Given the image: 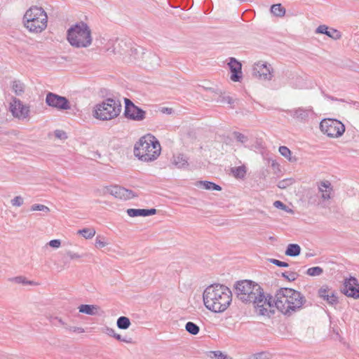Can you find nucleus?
Wrapping results in <instances>:
<instances>
[{"label":"nucleus","instance_id":"f257e3e1","mask_svg":"<svg viewBox=\"0 0 359 359\" xmlns=\"http://www.w3.org/2000/svg\"><path fill=\"white\" fill-rule=\"evenodd\" d=\"M236 297L245 304H252L260 316L271 317L275 313L272 309V296L265 295L263 288L251 280H241L234 284Z\"/></svg>","mask_w":359,"mask_h":359},{"label":"nucleus","instance_id":"f03ea898","mask_svg":"<svg viewBox=\"0 0 359 359\" xmlns=\"http://www.w3.org/2000/svg\"><path fill=\"white\" fill-rule=\"evenodd\" d=\"M311 305L300 292L289 287H280L276 291L275 297L272 296V309L275 306L287 316L299 311L303 306Z\"/></svg>","mask_w":359,"mask_h":359},{"label":"nucleus","instance_id":"7ed1b4c3","mask_svg":"<svg viewBox=\"0 0 359 359\" xmlns=\"http://www.w3.org/2000/svg\"><path fill=\"white\" fill-rule=\"evenodd\" d=\"M205 306L215 313L224 311L231 304L232 292L231 290L221 284H213L205 288L203 293Z\"/></svg>","mask_w":359,"mask_h":359},{"label":"nucleus","instance_id":"20e7f679","mask_svg":"<svg viewBox=\"0 0 359 359\" xmlns=\"http://www.w3.org/2000/svg\"><path fill=\"white\" fill-rule=\"evenodd\" d=\"M161 145L156 137L148 134L142 137L134 147V155L144 162L156 160L161 154Z\"/></svg>","mask_w":359,"mask_h":359},{"label":"nucleus","instance_id":"39448f33","mask_svg":"<svg viewBox=\"0 0 359 359\" xmlns=\"http://www.w3.org/2000/svg\"><path fill=\"white\" fill-rule=\"evenodd\" d=\"M67 39L73 47H89L93 41L91 30L86 22H79L67 29Z\"/></svg>","mask_w":359,"mask_h":359},{"label":"nucleus","instance_id":"423d86ee","mask_svg":"<svg viewBox=\"0 0 359 359\" xmlns=\"http://www.w3.org/2000/svg\"><path fill=\"white\" fill-rule=\"evenodd\" d=\"M22 20L25 27L32 33H41L47 27L48 15L41 7H30L25 12Z\"/></svg>","mask_w":359,"mask_h":359},{"label":"nucleus","instance_id":"0eeeda50","mask_svg":"<svg viewBox=\"0 0 359 359\" xmlns=\"http://www.w3.org/2000/svg\"><path fill=\"white\" fill-rule=\"evenodd\" d=\"M121 107L119 100L107 98L95 105L93 116L102 121L111 120L120 114Z\"/></svg>","mask_w":359,"mask_h":359},{"label":"nucleus","instance_id":"6e6552de","mask_svg":"<svg viewBox=\"0 0 359 359\" xmlns=\"http://www.w3.org/2000/svg\"><path fill=\"white\" fill-rule=\"evenodd\" d=\"M320 128L324 134L330 137H341L345 131L344 125L334 118L323 119L320 123Z\"/></svg>","mask_w":359,"mask_h":359},{"label":"nucleus","instance_id":"1a4fd4ad","mask_svg":"<svg viewBox=\"0 0 359 359\" xmlns=\"http://www.w3.org/2000/svg\"><path fill=\"white\" fill-rule=\"evenodd\" d=\"M125 109L123 116L130 120L141 121L146 118V111L135 105L130 99L125 98Z\"/></svg>","mask_w":359,"mask_h":359},{"label":"nucleus","instance_id":"9d476101","mask_svg":"<svg viewBox=\"0 0 359 359\" xmlns=\"http://www.w3.org/2000/svg\"><path fill=\"white\" fill-rule=\"evenodd\" d=\"M9 110L15 118L25 119L29 116V107L23 104L18 98L13 97L9 104Z\"/></svg>","mask_w":359,"mask_h":359},{"label":"nucleus","instance_id":"9b49d317","mask_svg":"<svg viewBox=\"0 0 359 359\" xmlns=\"http://www.w3.org/2000/svg\"><path fill=\"white\" fill-rule=\"evenodd\" d=\"M46 103L59 110H67L71 108L70 102L66 97L49 92L46 97Z\"/></svg>","mask_w":359,"mask_h":359},{"label":"nucleus","instance_id":"f8f14e48","mask_svg":"<svg viewBox=\"0 0 359 359\" xmlns=\"http://www.w3.org/2000/svg\"><path fill=\"white\" fill-rule=\"evenodd\" d=\"M102 193L103 194H109L115 198L123 200H128L137 196L132 190L117 185L105 187Z\"/></svg>","mask_w":359,"mask_h":359},{"label":"nucleus","instance_id":"ddd939ff","mask_svg":"<svg viewBox=\"0 0 359 359\" xmlns=\"http://www.w3.org/2000/svg\"><path fill=\"white\" fill-rule=\"evenodd\" d=\"M342 292L348 297L359 299V283L355 277L345 279Z\"/></svg>","mask_w":359,"mask_h":359},{"label":"nucleus","instance_id":"4468645a","mask_svg":"<svg viewBox=\"0 0 359 359\" xmlns=\"http://www.w3.org/2000/svg\"><path fill=\"white\" fill-rule=\"evenodd\" d=\"M252 76L263 80H271L272 74L271 69L266 64L258 62L252 68Z\"/></svg>","mask_w":359,"mask_h":359},{"label":"nucleus","instance_id":"2eb2a0df","mask_svg":"<svg viewBox=\"0 0 359 359\" xmlns=\"http://www.w3.org/2000/svg\"><path fill=\"white\" fill-rule=\"evenodd\" d=\"M231 71V79L234 82L240 81L242 79V65L234 57H230L228 63Z\"/></svg>","mask_w":359,"mask_h":359},{"label":"nucleus","instance_id":"dca6fc26","mask_svg":"<svg viewBox=\"0 0 359 359\" xmlns=\"http://www.w3.org/2000/svg\"><path fill=\"white\" fill-rule=\"evenodd\" d=\"M330 290L326 285L321 287L318 292L319 297L326 301L330 305L334 306L338 303V297L334 292L330 293Z\"/></svg>","mask_w":359,"mask_h":359},{"label":"nucleus","instance_id":"f3484780","mask_svg":"<svg viewBox=\"0 0 359 359\" xmlns=\"http://www.w3.org/2000/svg\"><path fill=\"white\" fill-rule=\"evenodd\" d=\"M141 59L144 62V67L152 69L159 66L160 58L154 53L149 52L142 54Z\"/></svg>","mask_w":359,"mask_h":359},{"label":"nucleus","instance_id":"a211bd4d","mask_svg":"<svg viewBox=\"0 0 359 359\" xmlns=\"http://www.w3.org/2000/svg\"><path fill=\"white\" fill-rule=\"evenodd\" d=\"M311 110L303 107H299L294 109L287 110V113L292 118L302 121H306L310 114Z\"/></svg>","mask_w":359,"mask_h":359},{"label":"nucleus","instance_id":"6ab92c4d","mask_svg":"<svg viewBox=\"0 0 359 359\" xmlns=\"http://www.w3.org/2000/svg\"><path fill=\"white\" fill-rule=\"evenodd\" d=\"M316 34H323L330 38L337 40L341 37V34L339 31L334 28H329L325 25H319L316 29Z\"/></svg>","mask_w":359,"mask_h":359},{"label":"nucleus","instance_id":"aec40b11","mask_svg":"<svg viewBox=\"0 0 359 359\" xmlns=\"http://www.w3.org/2000/svg\"><path fill=\"white\" fill-rule=\"evenodd\" d=\"M157 212V210L155 208L151 209H135V208H129L127 210L128 215L131 217H147L150 215H154Z\"/></svg>","mask_w":359,"mask_h":359},{"label":"nucleus","instance_id":"412c9836","mask_svg":"<svg viewBox=\"0 0 359 359\" xmlns=\"http://www.w3.org/2000/svg\"><path fill=\"white\" fill-rule=\"evenodd\" d=\"M172 163L178 168H187L189 166V158L183 154L173 156Z\"/></svg>","mask_w":359,"mask_h":359},{"label":"nucleus","instance_id":"4be33fe9","mask_svg":"<svg viewBox=\"0 0 359 359\" xmlns=\"http://www.w3.org/2000/svg\"><path fill=\"white\" fill-rule=\"evenodd\" d=\"M204 89L205 90H209L212 93H214L215 94H217L219 95V98L217 100V102H221V103H224V102H227L228 104H233L235 103V102L236 101V100H233L231 97L230 96H225L224 95H223V93L219 90L218 89H215V88H204Z\"/></svg>","mask_w":359,"mask_h":359},{"label":"nucleus","instance_id":"5701e85b","mask_svg":"<svg viewBox=\"0 0 359 359\" xmlns=\"http://www.w3.org/2000/svg\"><path fill=\"white\" fill-rule=\"evenodd\" d=\"M78 309L80 313L94 316L97 314V311L100 308L97 305L81 304L79 306Z\"/></svg>","mask_w":359,"mask_h":359},{"label":"nucleus","instance_id":"b1692460","mask_svg":"<svg viewBox=\"0 0 359 359\" xmlns=\"http://www.w3.org/2000/svg\"><path fill=\"white\" fill-rule=\"evenodd\" d=\"M301 253V248L298 244L290 243L287 245L285 252V255L290 257H297Z\"/></svg>","mask_w":359,"mask_h":359},{"label":"nucleus","instance_id":"393cba45","mask_svg":"<svg viewBox=\"0 0 359 359\" xmlns=\"http://www.w3.org/2000/svg\"><path fill=\"white\" fill-rule=\"evenodd\" d=\"M202 186L203 189H206V190H215V191H221L222 190V187L212 182H210V181H198L196 182V186Z\"/></svg>","mask_w":359,"mask_h":359},{"label":"nucleus","instance_id":"a878e982","mask_svg":"<svg viewBox=\"0 0 359 359\" xmlns=\"http://www.w3.org/2000/svg\"><path fill=\"white\" fill-rule=\"evenodd\" d=\"M285 8L280 4H273L271 6V12L277 17H283L285 15Z\"/></svg>","mask_w":359,"mask_h":359},{"label":"nucleus","instance_id":"bb28decb","mask_svg":"<svg viewBox=\"0 0 359 359\" xmlns=\"http://www.w3.org/2000/svg\"><path fill=\"white\" fill-rule=\"evenodd\" d=\"M12 90L16 95H21L25 92V85L20 81H14L12 83Z\"/></svg>","mask_w":359,"mask_h":359},{"label":"nucleus","instance_id":"cd10ccee","mask_svg":"<svg viewBox=\"0 0 359 359\" xmlns=\"http://www.w3.org/2000/svg\"><path fill=\"white\" fill-rule=\"evenodd\" d=\"M130 320L128 317L121 316L117 319L116 325L119 329L126 330L130 326Z\"/></svg>","mask_w":359,"mask_h":359},{"label":"nucleus","instance_id":"c85d7f7f","mask_svg":"<svg viewBox=\"0 0 359 359\" xmlns=\"http://www.w3.org/2000/svg\"><path fill=\"white\" fill-rule=\"evenodd\" d=\"M231 172L236 178L243 179L246 174V168L245 165L234 167L231 168Z\"/></svg>","mask_w":359,"mask_h":359},{"label":"nucleus","instance_id":"c756f323","mask_svg":"<svg viewBox=\"0 0 359 359\" xmlns=\"http://www.w3.org/2000/svg\"><path fill=\"white\" fill-rule=\"evenodd\" d=\"M185 330L192 335H196L200 331V327L193 322H187L185 325Z\"/></svg>","mask_w":359,"mask_h":359},{"label":"nucleus","instance_id":"7c9ffc66","mask_svg":"<svg viewBox=\"0 0 359 359\" xmlns=\"http://www.w3.org/2000/svg\"><path fill=\"white\" fill-rule=\"evenodd\" d=\"M130 55L133 56L135 59H141L142 54H144V48L141 46L131 47L130 49Z\"/></svg>","mask_w":359,"mask_h":359},{"label":"nucleus","instance_id":"2f4dec72","mask_svg":"<svg viewBox=\"0 0 359 359\" xmlns=\"http://www.w3.org/2000/svg\"><path fill=\"white\" fill-rule=\"evenodd\" d=\"M279 152L280 154L288 159L291 162H294L296 161V158H292L291 157V151L285 146H280L279 147Z\"/></svg>","mask_w":359,"mask_h":359},{"label":"nucleus","instance_id":"473e14b6","mask_svg":"<svg viewBox=\"0 0 359 359\" xmlns=\"http://www.w3.org/2000/svg\"><path fill=\"white\" fill-rule=\"evenodd\" d=\"M208 355L212 359H232L231 357H230V356H229V355H227L226 354H224L220 351H210Z\"/></svg>","mask_w":359,"mask_h":359},{"label":"nucleus","instance_id":"72a5a7b5","mask_svg":"<svg viewBox=\"0 0 359 359\" xmlns=\"http://www.w3.org/2000/svg\"><path fill=\"white\" fill-rule=\"evenodd\" d=\"M232 135L236 140L237 142L243 144H245L249 140L247 135L238 131H233L232 133Z\"/></svg>","mask_w":359,"mask_h":359},{"label":"nucleus","instance_id":"f704fd0d","mask_svg":"<svg viewBox=\"0 0 359 359\" xmlns=\"http://www.w3.org/2000/svg\"><path fill=\"white\" fill-rule=\"evenodd\" d=\"M78 233L88 239L93 238L95 236V231L93 229L84 228L83 229L79 230Z\"/></svg>","mask_w":359,"mask_h":359},{"label":"nucleus","instance_id":"c9c22d12","mask_svg":"<svg viewBox=\"0 0 359 359\" xmlns=\"http://www.w3.org/2000/svg\"><path fill=\"white\" fill-rule=\"evenodd\" d=\"M323 273V269L320 266H313L309 268L306 273L310 276H320Z\"/></svg>","mask_w":359,"mask_h":359},{"label":"nucleus","instance_id":"e433bc0d","mask_svg":"<svg viewBox=\"0 0 359 359\" xmlns=\"http://www.w3.org/2000/svg\"><path fill=\"white\" fill-rule=\"evenodd\" d=\"M282 276L287 280L288 281H294L299 277V274L296 272H283L282 273Z\"/></svg>","mask_w":359,"mask_h":359},{"label":"nucleus","instance_id":"4c0bfd02","mask_svg":"<svg viewBox=\"0 0 359 359\" xmlns=\"http://www.w3.org/2000/svg\"><path fill=\"white\" fill-rule=\"evenodd\" d=\"M273 206L278 209L283 210L287 212H293V210L292 209H290L288 206H287L280 201H276L273 203Z\"/></svg>","mask_w":359,"mask_h":359},{"label":"nucleus","instance_id":"58836bf2","mask_svg":"<svg viewBox=\"0 0 359 359\" xmlns=\"http://www.w3.org/2000/svg\"><path fill=\"white\" fill-rule=\"evenodd\" d=\"M318 189L320 192H324L325 189L332 191V187L329 181L325 180L320 182Z\"/></svg>","mask_w":359,"mask_h":359},{"label":"nucleus","instance_id":"ea45409f","mask_svg":"<svg viewBox=\"0 0 359 359\" xmlns=\"http://www.w3.org/2000/svg\"><path fill=\"white\" fill-rule=\"evenodd\" d=\"M32 211H43L46 212H48L50 209L48 207L42 205V204H34L31 206Z\"/></svg>","mask_w":359,"mask_h":359},{"label":"nucleus","instance_id":"a19ab883","mask_svg":"<svg viewBox=\"0 0 359 359\" xmlns=\"http://www.w3.org/2000/svg\"><path fill=\"white\" fill-rule=\"evenodd\" d=\"M269 261L272 263L273 264L279 266V267H288L289 264L288 263L285 262H282L276 259H269Z\"/></svg>","mask_w":359,"mask_h":359},{"label":"nucleus","instance_id":"79ce46f5","mask_svg":"<svg viewBox=\"0 0 359 359\" xmlns=\"http://www.w3.org/2000/svg\"><path fill=\"white\" fill-rule=\"evenodd\" d=\"M13 280L17 283H22L24 285H27V284L32 285V284H33L32 281L27 280L25 277L21 276L15 277L13 278Z\"/></svg>","mask_w":359,"mask_h":359},{"label":"nucleus","instance_id":"37998d69","mask_svg":"<svg viewBox=\"0 0 359 359\" xmlns=\"http://www.w3.org/2000/svg\"><path fill=\"white\" fill-rule=\"evenodd\" d=\"M11 202L12 205L20 207L23 204V198L21 196H18L13 198Z\"/></svg>","mask_w":359,"mask_h":359},{"label":"nucleus","instance_id":"c03bdc74","mask_svg":"<svg viewBox=\"0 0 359 359\" xmlns=\"http://www.w3.org/2000/svg\"><path fill=\"white\" fill-rule=\"evenodd\" d=\"M101 238H102L100 236H97L96 238L95 245L97 248H102L107 245V243L102 241Z\"/></svg>","mask_w":359,"mask_h":359},{"label":"nucleus","instance_id":"a18cd8bd","mask_svg":"<svg viewBox=\"0 0 359 359\" xmlns=\"http://www.w3.org/2000/svg\"><path fill=\"white\" fill-rule=\"evenodd\" d=\"M116 340L119 341H123V342H126V343H128V344H130L133 342V339L132 338L129 337V338H123L121 337V334H116L115 332V334L114 335V337Z\"/></svg>","mask_w":359,"mask_h":359},{"label":"nucleus","instance_id":"49530a36","mask_svg":"<svg viewBox=\"0 0 359 359\" xmlns=\"http://www.w3.org/2000/svg\"><path fill=\"white\" fill-rule=\"evenodd\" d=\"M55 136L60 140H65L67 138L66 133L61 130H56L55 131Z\"/></svg>","mask_w":359,"mask_h":359},{"label":"nucleus","instance_id":"de8ad7c7","mask_svg":"<svg viewBox=\"0 0 359 359\" xmlns=\"http://www.w3.org/2000/svg\"><path fill=\"white\" fill-rule=\"evenodd\" d=\"M102 332L105 333L106 334L114 337L115 334V330L113 328L109 327H104L102 328Z\"/></svg>","mask_w":359,"mask_h":359},{"label":"nucleus","instance_id":"09e8293b","mask_svg":"<svg viewBox=\"0 0 359 359\" xmlns=\"http://www.w3.org/2000/svg\"><path fill=\"white\" fill-rule=\"evenodd\" d=\"M48 245L52 248H57L60 246L61 241L59 239H53L48 243Z\"/></svg>","mask_w":359,"mask_h":359},{"label":"nucleus","instance_id":"8fccbe9b","mask_svg":"<svg viewBox=\"0 0 359 359\" xmlns=\"http://www.w3.org/2000/svg\"><path fill=\"white\" fill-rule=\"evenodd\" d=\"M65 329L69 330L70 331L78 332V333H83L84 332V329L81 327H65Z\"/></svg>","mask_w":359,"mask_h":359},{"label":"nucleus","instance_id":"3c124183","mask_svg":"<svg viewBox=\"0 0 359 359\" xmlns=\"http://www.w3.org/2000/svg\"><path fill=\"white\" fill-rule=\"evenodd\" d=\"M54 320H57L61 325L65 327L67 326V324L62 320L61 318L55 316V317H50V322L52 323H54Z\"/></svg>","mask_w":359,"mask_h":359},{"label":"nucleus","instance_id":"603ef678","mask_svg":"<svg viewBox=\"0 0 359 359\" xmlns=\"http://www.w3.org/2000/svg\"><path fill=\"white\" fill-rule=\"evenodd\" d=\"M67 256L71 259H78V258H80L81 257V256L77 253H74L73 252H71V251H69L67 252Z\"/></svg>","mask_w":359,"mask_h":359},{"label":"nucleus","instance_id":"864d4df0","mask_svg":"<svg viewBox=\"0 0 359 359\" xmlns=\"http://www.w3.org/2000/svg\"><path fill=\"white\" fill-rule=\"evenodd\" d=\"M288 185V180H283L278 182V187L280 189H285Z\"/></svg>","mask_w":359,"mask_h":359},{"label":"nucleus","instance_id":"5fc2aeb1","mask_svg":"<svg viewBox=\"0 0 359 359\" xmlns=\"http://www.w3.org/2000/svg\"><path fill=\"white\" fill-rule=\"evenodd\" d=\"M331 191H332L325 189L324 192H321L322 193V198L324 200L330 199L331 198V196H330V192Z\"/></svg>","mask_w":359,"mask_h":359},{"label":"nucleus","instance_id":"6e6d98bb","mask_svg":"<svg viewBox=\"0 0 359 359\" xmlns=\"http://www.w3.org/2000/svg\"><path fill=\"white\" fill-rule=\"evenodd\" d=\"M161 111L163 114H170L173 111L172 108H168V107H163Z\"/></svg>","mask_w":359,"mask_h":359},{"label":"nucleus","instance_id":"4d7b16f0","mask_svg":"<svg viewBox=\"0 0 359 359\" xmlns=\"http://www.w3.org/2000/svg\"><path fill=\"white\" fill-rule=\"evenodd\" d=\"M255 356V359H266V355L264 353H258Z\"/></svg>","mask_w":359,"mask_h":359},{"label":"nucleus","instance_id":"13d9d810","mask_svg":"<svg viewBox=\"0 0 359 359\" xmlns=\"http://www.w3.org/2000/svg\"><path fill=\"white\" fill-rule=\"evenodd\" d=\"M327 97H328L329 99L332 100H337V98H335V97H332V96H327Z\"/></svg>","mask_w":359,"mask_h":359}]
</instances>
